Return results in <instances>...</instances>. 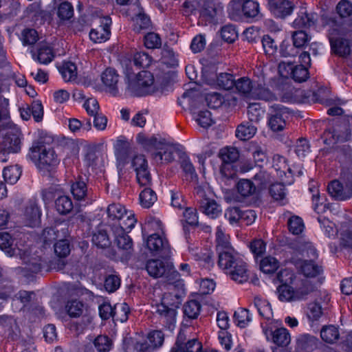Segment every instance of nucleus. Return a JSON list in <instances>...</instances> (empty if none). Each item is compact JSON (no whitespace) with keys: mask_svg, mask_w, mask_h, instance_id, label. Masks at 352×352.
Masks as SVG:
<instances>
[{"mask_svg":"<svg viewBox=\"0 0 352 352\" xmlns=\"http://www.w3.org/2000/svg\"><path fill=\"white\" fill-rule=\"evenodd\" d=\"M28 156L43 175L51 176L56 171L60 163L55 151L47 148L43 142H34L30 148Z\"/></svg>","mask_w":352,"mask_h":352,"instance_id":"nucleus-3","label":"nucleus"},{"mask_svg":"<svg viewBox=\"0 0 352 352\" xmlns=\"http://www.w3.org/2000/svg\"><path fill=\"white\" fill-rule=\"evenodd\" d=\"M277 91L278 100L288 103H306V89H273Z\"/></svg>","mask_w":352,"mask_h":352,"instance_id":"nucleus-25","label":"nucleus"},{"mask_svg":"<svg viewBox=\"0 0 352 352\" xmlns=\"http://www.w3.org/2000/svg\"><path fill=\"white\" fill-rule=\"evenodd\" d=\"M279 265V261L271 256L263 258L260 262V268L265 274L275 272L278 269Z\"/></svg>","mask_w":352,"mask_h":352,"instance_id":"nucleus-58","label":"nucleus"},{"mask_svg":"<svg viewBox=\"0 0 352 352\" xmlns=\"http://www.w3.org/2000/svg\"><path fill=\"white\" fill-rule=\"evenodd\" d=\"M219 156L222 160L221 173L226 177H232L235 175L232 164L239 157V153L235 147H227L221 150Z\"/></svg>","mask_w":352,"mask_h":352,"instance_id":"nucleus-15","label":"nucleus"},{"mask_svg":"<svg viewBox=\"0 0 352 352\" xmlns=\"http://www.w3.org/2000/svg\"><path fill=\"white\" fill-rule=\"evenodd\" d=\"M322 138L325 144H338L336 147L337 157L342 166L339 179L333 180L328 184V192L337 201L349 199L352 197V149L349 116L338 118L333 127L323 132Z\"/></svg>","mask_w":352,"mask_h":352,"instance_id":"nucleus-1","label":"nucleus"},{"mask_svg":"<svg viewBox=\"0 0 352 352\" xmlns=\"http://www.w3.org/2000/svg\"><path fill=\"white\" fill-rule=\"evenodd\" d=\"M216 249L218 252L219 267L228 274L231 279L243 283L248 280L247 263L239 257L232 248L226 235L220 227L216 232Z\"/></svg>","mask_w":352,"mask_h":352,"instance_id":"nucleus-2","label":"nucleus"},{"mask_svg":"<svg viewBox=\"0 0 352 352\" xmlns=\"http://www.w3.org/2000/svg\"><path fill=\"white\" fill-rule=\"evenodd\" d=\"M135 223L136 219L134 214L131 212H127V214L123 219L118 222V225L112 226V230H122L124 232H128L135 226Z\"/></svg>","mask_w":352,"mask_h":352,"instance_id":"nucleus-53","label":"nucleus"},{"mask_svg":"<svg viewBox=\"0 0 352 352\" xmlns=\"http://www.w3.org/2000/svg\"><path fill=\"white\" fill-rule=\"evenodd\" d=\"M267 341L272 342L278 346H286L291 342L289 331L284 327L277 328L275 330L263 329Z\"/></svg>","mask_w":352,"mask_h":352,"instance_id":"nucleus-24","label":"nucleus"},{"mask_svg":"<svg viewBox=\"0 0 352 352\" xmlns=\"http://www.w3.org/2000/svg\"><path fill=\"white\" fill-rule=\"evenodd\" d=\"M130 308L126 302L116 304L114 306L113 320L120 322H126L129 318Z\"/></svg>","mask_w":352,"mask_h":352,"instance_id":"nucleus-60","label":"nucleus"},{"mask_svg":"<svg viewBox=\"0 0 352 352\" xmlns=\"http://www.w3.org/2000/svg\"><path fill=\"white\" fill-rule=\"evenodd\" d=\"M272 166L280 177L282 178L285 176L287 178V179H282L285 183L287 184L293 183L294 173L292 168L287 164L285 157L278 154L274 155L272 158Z\"/></svg>","mask_w":352,"mask_h":352,"instance_id":"nucleus-23","label":"nucleus"},{"mask_svg":"<svg viewBox=\"0 0 352 352\" xmlns=\"http://www.w3.org/2000/svg\"><path fill=\"white\" fill-rule=\"evenodd\" d=\"M113 232L118 248L124 252L123 254L125 256L130 254L133 250V241L127 232L122 230H113Z\"/></svg>","mask_w":352,"mask_h":352,"instance_id":"nucleus-31","label":"nucleus"},{"mask_svg":"<svg viewBox=\"0 0 352 352\" xmlns=\"http://www.w3.org/2000/svg\"><path fill=\"white\" fill-rule=\"evenodd\" d=\"M318 344V339L308 333L301 334L296 339V349L300 351H313Z\"/></svg>","mask_w":352,"mask_h":352,"instance_id":"nucleus-36","label":"nucleus"},{"mask_svg":"<svg viewBox=\"0 0 352 352\" xmlns=\"http://www.w3.org/2000/svg\"><path fill=\"white\" fill-rule=\"evenodd\" d=\"M238 193L243 197H249L255 194L256 188L255 184L250 179H241L236 184Z\"/></svg>","mask_w":352,"mask_h":352,"instance_id":"nucleus-43","label":"nucleus"},{"mask_svg":"<svg viewBox=\"0 0 352 352\" xmlns=\"http://www.w3.org/2000/svg\"><path fill=\"white\" fill-rule=\"evenodd\" d=\"M137 141L143 148L147 151H159L163 148L164 140H158L155 136H146L144 134L139 133L137 135Z\"/></svg>","mask_w":352,"mask_h":352,"instance_id":"nucleus-34","label":"nucleus"},{"mask_svg":"<svg viewBox=\"0 0 352 352\" xmlns=\"http://www.w3.org/2000/svg\"><path fill=\"white\" fill-rule=\"evenodd\" d=\"M71 192L76 200L83 201L87 204H91L96 198L93 197L92 192L81 177H78L71 185Z\"/></svg>","mask_w":352,"mask_h":352,"instance_id":"nucleus-21","label":"nucleus"},{"mask_svg":"<svg viewBox=\"0 0 352 352\" xmlns=\"http://www.w3.org/2000/svg\"><path fill=\"white\" fill-rule=\"evenodd\" d=\"M264 114V111L257 103H250L248 107V116L250 122H258Z\"/></svg>","mask_w":352,"mask_h":352,"instance_id":"nucleus-63","label":"nucleus"},{"mask_svg":"<svg viewBox=\"0 0 352 352\" xmlns=\"http://www.w3.org/2000/svg\"><path fill=\"white\" fill-rule=\"evenodd\" d=\"M23 265L16 268V273L30 278L41 271L43 262L41 256H25L23 258Z\"/></svg>","mask_w":352,"mask_h":352,"instance_id":"nucleus-16","label":"nucleus"},{"mask_svg":"<svg viewBox=\"0 0 352 352\" xmlns=\"http://www.w3.org/2000/svg\"><path fill=\"white\" fill-rule=\"evenodd\" d=\"M118 78L116 70L111 68H107L101 75V80L107 88H116Z\"/></svg>","mask_w":352,"mask_h":352,"instance_id":"nucleus-59","label":"nucleus"},{"mask_svg":"<svg viewBox=\"0 0 352 352\" xmlns=\"http://www.w3.org/2000/svg\"><path fill=\"white\" fill-rule=\"evenodd\" d=\"M257 129L251 122H246L239 124L236 129V136L241 140H248L252 138L256 133Z\"/></svg>","mask_w":352,"mask_h":352,"instance_id":"nucleus-39","label":"nucleus"},{"mask_svg":"<svg viewBox=\"0 0 352 352\" xmlns=\"http://www.w3.org/2000/svg\"><path fill=\"white\" fill-rule=\"evenodd\" d=\"M153 223L158 227V230L148 236L146 246L154 256L167 258L170 257L171 251L168 241L164 236L162 223L160 220H155Z\"/></svg>","mask_w":352,"mask_h":352,"instance_id":"nucleus-8","label":"nucleus"},{"mask_svg":"<svg viewBox=\"0 0 352 352\" xmlns=\"http://www.w3.org/2000/svg\"><path fill=\"white\" fill-rule=\"evenodd\" d=\"M117 159L124 163L130 153V143L124 137H120L114 144Z\"/></svg>","mask_w":352,"mask_h":352,"instance_id":"nucleus-38","label":"nucleus"},{"mask_svg":"<svg viewBox=\"0 0 352 352\" xmlns=\"http://www.w3.org/2000/svg\"><path fill=\"white\" fill-rule=\"evenodd\" d=\"M300 271L306 277H316L323 272L321 265L315 263L313 260H303L299 266Z\"/></svg>","mask_w":352,"mask_h":352,"instance_id":"nucleus-35","label":"nucleus"},{"mask_svg":"<svg viewBox=\"0 0 352 352\" xmlns=\"http://www.w3.org/2000/svg\"><path fill=\"white\" fill-rule=\"evenodd\" d=\"M92 242L94 245L102 249L108 248L111 245V241L107 232L102 229L98 230L94 233Z\"/></svg>","mask_w":352,"mask_h":352,"instance_id":"nucleus-54","label":"nucleus"},{"mask_svg":"<svg viewBox=\"0 0 352 352\" xmlns=\"http://www.w3.org/2000/svg\"><path fill=\"white\" fill-rule=\"evenodd\" d=\"M339 336L338 329L333 325L323 327L320 331V337L327 343H334L339 338Z\"/></svg>","mask_w":352,"mask_h":352,"instance_id":"nucleus-50","label":"nucleus"},{"mask_svg":"<svg viewBox=\"0 0 352 352\" xmlns=\"http://www.w3.org/2000/svg\"><path fill=\"white\" fill-rule=\"evenodd\" d=\"M237 95L248 101L250 99L262 100L267 102L278 100L277 91L271 89H236Z\"/></svg>","mask_w":352,"mask_h":352,"instance_id":"nucleus-18","label":"nucleus"},{"mask_svg":"<svg viewBox=\"0 0 352 352\" xmlns=\"http://www.w3.org/2000/svg\"><path fill=\"white\" fill-rule=\"evenodd\" d=\"M204 98L200 89H186L181 97L177 98V104L184 109H188L195 113L198 109L204 106Z\"/></svg>","mask_w":352,"mask_h":352,"instance_id":"nucleus-13","label":"nucleus"},{"mask_svg":"<svg viewBox=\"0 0 352 352\" xmlns=\"http://www.w3.org/2000/svg\"><path fill=\"white\" fill-rule=\"evenodd\" d=\"M199 210L210 219L217 218L221 213V208L217 201L206 197L203 190L197 191Z\"/></svg>","mask_w":352,"mask_h":352,"instance_id":"nucleus-17","label":"nucleus"},{"mask_svg":"<svg viewBox=\"0 0 352 352\" xmlns=\"http://www.w3.org/2000/svg\"><path fill=\"white\" fill-rule=\"evenodd\" d=\"M140 201L142 207L149 208L157 201V195L151 186L145 187L140 194Z\"/></svg>","mask_w":352,"mask_h":352,"instance_id":"nucleus-47","label":"nucleus"},{"mask_svg":"<svg viewBox=\"0 0 352 352\" xmlns=\"http://www.w3.org/2000/svg\"><path fill=\"white\" fill-rule=\"evenodd\" d=\"M317 220L320 228L327 237L331 238L336 233L338 234L340 248L349 249L352 247V224L351 220L340 222V227L337 230H336L335 223L329 219L319 216Z\"/></svg>","mask_w":352,"mask_h":352,"instance_id":"nucleus-5","label":"nucleus"},{"mask_svg":"<svg viewBox=\"0 0 352 352\" xmlns=\"http://www.w3.org/2000/svg\"><path fill=\"white\" fill-rule=\"evenodd\" d=\"M30 52L32 58L41 64L47 65L54 58L52 47L46 43H41L36 50H32Z\"/></svg>","mask_w":352,"mask_h":352,"instance_id":"nucleus-29","label":"nucleus"},{"mask_svg":"<svg viewBox=\"0 0 352 352\" xmlns=\"http://www.w3.org/2000/svg\"><path fill=\"white\" fill-rule=\"evenodd\" d=\"M23 138L20 129L12 122H6V126L1 129L0 145L10 151L20 152Z\"/></svg>","mask_w":352,"mask_h":352,"instance_id":"nucleus-9","label":"nucleus"},{"mask_svg":"<svg viewBox=\"0 0 352 352\" xmlns=\"http://www.w3.org/2000/svg\"><path fill=\"white\" fill-rule=\"evenodd\" d=\"M21 175V170L18 166H11L4 168L3 177L6 182L14 184L19 180Z\"/></svg>","mask_w":352,"mask_h":352,"instance_id":"nucleus-55","label":"nucleus"},{"mask_svg":"<svg viewBox=\"0 0 352 352\" xmlns=\"http://www.w3.org/2000/svg\"><path fill=\"white\" fill-rule=\"evenodd\" d=\"M25 217L29 226H35L38 221L41 213L39 208L35 204H30L25 208Z\"/></svg>","mask_w":352,"mask_h":352,"instance_id":"nucleus-51","label":"nucleus"},{"mask_svg":"<svg viewBox=\"0 0 352 352\" xmlns=\"http://www.w3.org/2000/svg\"><path fill=\"white\" fill-rule=\"evenodd\" d=\"M306 103L318 102L326 106H331L338 102V99L331 94L330 89H306Z\"/></svg>","mask_w":352,"mask_h":352,"instance_id":"nucleus-19","label":"nucleus"},{"mask_svg":"<svg viewBox=\"0 0 352 352\" xmlns=\"http://www.w3.org/2000/svg\"><path fill=\"white\" fill-rule=\"evenodd\" d=\"M108 223L111 226L116 225L120 221L123 219L127 214V210L125 207L120 204L113 203L109 204L107 209Z\"/></svg>","mask_w":352,"mask_h":352,"instance_id":"nucleus-32","label":"nucleus"},{"mask_svg":"<svg viewBox=\"0 0 352 352\" xmlns=\"http://www.w3.org/2000/svg\"><path fill=\"white\" fill-rule=\"evenodd\" d=\"M184 8L186 14L198 12L209 23H215L216 18L223 12L222 7H214L213 2L208 0H188L184 3Z\"/></svg>","mask_w":352,"mask_h":352,"instance_id":"nucleus-7","label":"nucleus"},{"mask_svg":"<svg viewBox=\"0 0 352 352\" xmlns=\"http://www.w3.org/2000/svg\"><path fill=\"white\" fill-rule=\"evenodd\" d=\"M84 306L82 302L74 300L67 302L65 309L70 317L76 318L83 315Z\"/></svg>","mask_w":352,"mask_h":352,"instance_id":"nucleus-62","label":"nucleus"},{"mask_svg":"<svg viewBox=\"0 0 352 352\" xmlns=\"http://www.w3.org/2000/svg\"><path fill=\"white\" fill-rule=\"evenodd\" d=\"M317 15L314 13H307L305 8L302 7L296 18L292 23L294 28H307L315 24Z\"/></svg>","mask_w":352,"mask_h":352,"instance_id":"nucleus-30","label":"nucleus"},{"mask_svg":"<svg viewBox=\"0 0 352 352\" xmlns=\"http://www.w3.org/2000/svg\"><path fill=\"white\" fill-rule=\"evenodd\" d=\"M166 279V282L169 286H173L177 289L178 292L184 290V280L180 278V274L175 269L172 263L168 267V270H166L163 276Z\"/></svg>","mask_w":352,"mask_h":352,"instance_id":"nucleus-33","label":"nucleus"},{"mask_svg":"<svg viewBox=\"0 0 352 352\" xmlns=\"http://www.w3.org/2000/svg\"><path fill=\"white\" fill-rule=\"evenodd\" d=\"M277 291L280 301L292 302L306 299L313 287L308 280H296L294 283L281 284Z\"/></svg>","mask_w":352,"mask_h":352,"instance_id":"nucleus-6","label":"nucleus"},{"mask_svg":"<svg viewBox=\"0 0 352 352\" xmlns=\"http://www.w3.org/2000/svg\"><path fill=\"white\" fill-rule=\"evenodd\" d=\"M201 309V303L196 300H190L183 306L184 320H195L198 318Z\"/></svg>","mask_w":352,"mask_h":352,"instance_id":"nucleus-37","label":"nucleus"},{"mask_svg":"<svg viewBox=\"0 0 352 352\" xmlns=\"http://www.w3.org/2000/svg\"><path fill=\"white\" fill-rule=\"evenodd\" d=\"M268 8L275 17L283 19L293 13L294 4L289 0H269Z\"/></svg>","mask_w":352,"mask_h":352,"instance_id":"nucleus-22","label":"nucleus"},{"mask_svg":"<svg viewBox=\"0 0 352 352\" xmlns=\"http://www.w3.org/2000/svg\"><path fill=\"white\" fill-rule=\"evenodd\" d=\"M170 262L164 258L160 259H150L147 261L146 265V270L150 276L154 278L162 277L168 270Z\"/></svg>","mask_w":352,"mask_h":352,"instance_id":"nucleus-28","label":"nucleus"},{"mask_svg":"<svg viewBox=\"0 0 352 352\" xmlns=\"http://www.w3.org/2000/svg\"><path fill=\"white\" fill-rule=\"evenodd\" d=\"M153 157L157 162L162 163L163 161L166 163L171 162L175 159L174 150L173 148L166 146L164 143L163 148L153 153Z\"/></svg>","mask_w":352,"mask_h":352,"instance_id":"nucleus-45","label":"nucleus"},{"mask_svg":"<svg viewBox=\"0 0 352 352\" xmlns=\"http://www.w3.org/2000/svg\"><path fill=\"white\" fill-rule=\"evenodd\" d=\"M349 32L338 31L331 33L329 42L334 54L342 57H346L351 54Z\"/></svg>","mask_w":352,"mask_h":352,"instance_id":"nucleus-11","label":"nucleus"},{"mask_svg":"<svg viewBox=\"0 0 352 352\" xmlns=\"http://www.w3.org/2000/svg\"><path fill=\"white\" fill-rule=\"evenodd\" d=\"M164 89H126L125 98H142L154 96L160 98L164 94Z\"/></svg>","mask_w":352,"mask_h":352,"instance_id":"nucleus-41","label":"nucleus"},{"mask_svg":"<svg viewBox=\"0 0 352 352\" xmlns=\"http://www.w3.org/2000/svg\"><path fill=\"white\" fill-rule=\"evenodd\" d=\"M202 85L214 88H254L250 79L241 77L236 80L230 73L216 74L212 72H204L202 74Z\"/></svg>","mask_w":352,"mask_h":352,"instance_id":"nucleus-4","label":"nucleus"},{"mask_svg":"<svg viewBox=\"0 0 352 352\" xmlns=\"http://www.w3.org/2000/svg\"><path fill=\"white\" fill-rule=\"evenodd\" d=\"M189 252L200 267L210 270L214 266V259L211 250L207 248L195 250L189 248Z\"/></svg>","mask_w":352,"mask_h":352,"instance_id":"nucleus-26","label":"nucleus"},{"mask_svg":"<svg viewBox=\"0 0 352 352\" xmlns=\"http://www.w3.org/2000/svg\"><path fill=\"white\" fill-rule=\"evenodd\" d=\"M58 68L65 81L69 82L76 79L77 67L72 62L64 61Z\"/></svg>","mask_w":352,"mask_h":352,"instance_id":"nucleus-42","label":"nucleus"},{"mask_svg":"<svg viewBox=\"0 0 352 352\" xmlns=\"http://www.w3.org/2000/svg\"><path fill=\"white\" fill-rule=\"evenodd\" d=\"M259 315L266 320H270L273 316V312L270 302L264 299L256 297L254 300Z\"/></svg>","mask_w":352,"mask_h":352,"instance_id":"nucleus-46","label":"nucleus"},{"mask_svg":"<svg viewBox=\"0 0 352 352\" xmlns=\"http://www.w3.org/2000/svg\"><path fill=\"white\" fill-rule=\"evenodd\" d=\"M180 166L187 180H193L197 178L195 168L188 157L186 155L180 157Z\"/></svg>","mask_w":352,"mask_h":352,"instance_id":"nucleus-52","label":"nucleus"},{"mask_svg":"<svg viewBox=\"0 0 352 352\" xmlns=\"http://www.w3.org/2000/svg\"><path fill=\"white\" fill-rule=\"evenodd\" d=\"M92 322V317L89 314L82 316L79 321L70 323L69 329L77 335L82 334L86 331Z\"/></svg>","mask_w":352,"mask_h":352,"instance_id":"nucleus-48","label":"nucleus"},{"mask_svg":"<svg viewBox=\"0 0 352 352\" xmlns=\"http://www.w3.org/2000/svg\"><path fill=\"white\" fill-rule=\"evenodd\" d=\"M203 346L198 339L193 338L186 343L182 342V335L179 334L174 346L170 352H202Z\"/></svg>","mask_w":352,"mask_h":352,"instance_id":"nucleus-27","label":"nucleus"},{"mask_svg":"<svg viewBox=\"0 0 352 352\" xmlns=\"http://www.w3.org/2000/svg\"><path fill=\"white\" fill-rule=\"evenodd\" d=\"M242 10L248 18H256L259 16V4L253 0H243Z\"/></svg>","mask_w":352,"mask_h":352,"instance_id":"nucleus-57","label":"nucleus"},{"mask_svg":"<svg viewBox=\"0 0 352 352\" xmlns=\"http://www.w3.org/2000/svg\"><path fill=\"white\" fill-rule=\"evenodd\" d=\"M100 25L91 30L89 32L90 39L96 43H101L107 41L110 36V26L111 25V19L109 16L100 17L99 19Z\"/></svg>","mask_w":352,"mask_h":352,"instance_id":"nucleus-20","label":"nucleus"},{"mask_svg":"<svg viewBox=\"0 0 352 352\" xmlns=\"http://www.w3.org/2000/svg\"><path fill=\"white\" fill-rule=\"evenodd\" d=\"M273 113L268 119V126L274 132L281 131L286 126V119L292 114V111L278 104H274L271 107Z\"/></svg>","mask_w":352,"mask_h":352,"instance_id":"nucleus-12","label":"nucleus"},{"mask_svg":"<svg viewBox=\"0 0 352 352\" xmlns=\"http://www.w3.org/2000/svg\"><path fill=\"white\" fill-rule=\"evenodd\" d=\"M236 92L234 94L229 93L225 96L217 92L207 94L204 96V103L205 102L207 107L214 109L223 106L234 107L236 105L238 100V98L234 95L237 94Z\"/></svg>","mask_w":352,"mask_h":352,"instance_id":"nucleus-14","label":"nucleus"},{"mask_svg":"<svg viewBox=\"0 0 352 352\" xmlns=\"http://www.w3.org/2000/svg\"><path fill=\"white\" fill-rule=\"evenodd\" d=\"M150 347L153 351L160 349L164 342V333L161 330H152L147 334Z\"/></svg>","mask_w":352,"mask_h":352,"instance_id":"nucleus-49","label":"nucleus"},{"mask_svg":"<svg viewBox=\"0 0 352 352\" xmlns=\"http://www.w3.org/2000/svg\"><path fill=\"white\" fill-rule=\"evenodd\" d=\"M270 194L272 197L276 200L280 202L282 205H285L286 201V192H285V187L283 184V183H275L270 186Z\"/></svg>","mask_w":352,"mask_h":352,"instance_id":"nucleus-56","label":"nucleus"},{"mask_svg":"<svg viewBox=\"0 0 352 352\" xmlns=\"http://www.w3.org/2000/svg\"><path fill=\"white\" fill-rule=\"evenodd\" d=\"M289 231L294 235L301 234L305 228L303 220L301 217L292 215L287 221Z\"/></svg>","mask_w":352,"mask_h":352,"instance_id":"nucleus-61","label":"nucleus"},{"mask_svg":"<svg viewBox=\"0 0 352 352\" xmlns=\"http://www.w3.org/2000/svg\"><path fill=\"white\" fill-rule=\"evenodd\" d=\"M55 208L61 215L70 213L73 208V201L67 195H60L55 199Z\"/></svg>","mask_w":352,"mask_h":352,"instance_id":"nucleus-40","label":"nucleus"},{"mask_svg":"<svg viewBox=\"0 0 352 352\" xmlns=\"http://www.w3.org/2000/svg\"><path fill=\"white\" fill-rule=\"evenodd\" d=\"M94 346L98 352L109 351L112 347V340L107 336H98L94 340Z\"/></svg>","mask_w":352,"mask_h":352,"instance_id":"nucleus-64","label":"nucleus"},{"mask_svg":"<svg viewBox=\"0 0 352 352\" xmlns=\"http://www.w3.org/2000/svg\"><path fill=\"white\" fill-rule=\"evenodd\" d=\"M261 43L265 54L270 60L274 59L278 52V45L274 39L269 35H264Z\"/></svg>","mask_w":352,"mask_h":352,"instance_id":"nucleus-44","label":"nucleus"},{"mask_svg":"<svg viewBox=\"0 0 352 352\" xmlns=\"http://www.w3.org/2000/svg\"><path fill=\"white\" fill-rule=\"evenodd\" d=\"M170 294H165L162 298V302L157 305L155 314L158 323L170 331H173L175 327L177 317V306L171 305L169 307L167 304L168 296Z\"/></svg>","mask_w":352,"mask_h":352,"instance_id":"nucleus-10","label":"nucleus"}]
</instances>
